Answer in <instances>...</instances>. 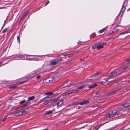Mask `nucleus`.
Returning <instances> with one entry per match:
<instances>
[{
	"label": "nucleus",
	"mask_w": 130,
	"mask_h": 130,
	"mask_svg": "<svg viewBox=\"0 0 130 130\" xmlns=\"http://www.w3.org/2000/svg\"><path fill=\"white\" fill-rule=\"evenodd\" d=\"M53 93L52 92H48L45 93L44 95L48 96L51 95L53 94Z\"/></svg>",
	"instance_id": "obj_21"
},
{
	"label": "nucleus",
	"mask_w": 130,
	"mask_h": 130,
	"mask_svg": "<svg viewBox=\"0 0 130 130\" xmlns=\"http://www.w3.org/2000/svg\"><path fill=\"white\" fill-rule=\"evenodd\" d=\"M119 26H116L113 29L112 31L111 32V33H114L116 32L118 30H119V29H117L118 27ZM120 27V26H119Z\"/></svg>",
	"instance_id": "obj_16"
},
{
	"label": "nucleus",
	"mask_w": 130,
	"mask_h": 130,
	"mask_svg": "<svg viewBox=\"0 0 130 130\" xmlns=\"http://www.w3.org/2000/svg\"><path fill=\"white\" fill-rule=\"evenodd\" d=\"M89 103V102L88 100L83 101L82 102H81L79 103V105H83L85 104L88 103Z\"/></svg>",
	"instance_id": "obj_13"
},
{
	"label": "nucleus",
	"mask_w": 130,
	"mask_h": 130,
	"mask_svg": "<svg viewBox=\"0 0 130 130\" xmlns=\"http://www.w3.org/2000/svg\"><path fill=\"white\" fill-rule=\"evenodd\" d=\"M122 108L121 107H119L118 108V111H121L122 110Z\"/></svg>",
	"instance_id": "obj_40"
},
{
	"label": "nucleus",
	"mask_w": 130,
	"mask_h": 130,
	"mask_svg": "<svg viewBox=\"0 0 130 130\" xmlns=\"http://www.w3.org/2000/svg\"><path fill=\"white\" fill-rule=\"evenodd\" d=\"M99 106V105L96 104V105H93V106H91V107H92L93 108H94L96 107Z\"/></svg>",
	"instance_id": "obj_30"
},
{
	"label": "nucleus",
	"mask_w": 130,
	"mask_h": 130,
	"mask_svg": "<svg viewBox=\"0 0 130 130\" xmlns=\"http://www.w3.org/2000/svg\"><path fill=\"white\" fill-rule=\"evenodd\" d=\"M129 129H130V128H129Z\"/></svg>",
	"instance_id": "obj_60"
},
{
	"label": "nucleus",
	"mask_w": 130,
	"mask_h": 130,
	"mask_svg": "<svg viewBox=\"0 0 130 130\" xmlns=\"http://www.w3.org/2000/svg\"><path fill=\"white\" fill-rule=\"evenodd\" d=\"M128 63L126 64L123 67H121L119 69L116 70L110 74L107 75L109 78L114 77L124 72L123 70L126 69L129 66Z\"/></svg>",
	"instance_id": "obj_1"
},
{
	"label": "nucleus",
	"mask_w": 130,
	"mask_h": 130,
	"mask_svg": "<svg viewBox=\"0 0 130 130\" xmlns=\"http://www.w3.org/2000/svg\"><path fill=\"white\" fill-rule=\"evenodd\" d=\"M106 123H105L102 124H100V125H98V127H99L100 128V127L101 126H102V125H104V124H105L106 123Z\"/></svg>",
	"instance_id": "obj_37"
},
{
	"label": "nucleus",
	"mask_w": 130,
	"mask_h": 130,
	"mask_svg": "<svg viewBox=\"0 0 130 130\" xmlns=\"http://www.w3.org/2000/svg\"><path fill=\"white\" fill-rule=\"evenodd\" d=\"M81 108V107L80 106H78V107L77 108V109H80Z\"/></svg>",
	"instance_id": "obj_56"
},
{
	"label": "nucleus",
	"mask_w": 130,
	"mask_h": 130,
	"mask_svg": "<svg viewBox=\"0 0 130 130\" xmlns=\"http://www.w3.org/2000/svg\"><path fill=\"white\" fill-rule=\"evenodd\" d=\"M17 41H18V43H19L20 42V35H18L17 37Z\"/></svg>",
	"instance_id": "obj_25"
},
{
	"label": "nucleus",
	"mask_w": 130,
	"mask_h": 130,
	"mask_svg": "<svg viewBox=\"0 0 130 130\" xmlns=\"http://www.w3.org/2000/svg\"><path fill=\"white\" fill-rule=\"evenodd\" d=\"M62 61V58L59 57L50 60L49 64L51 66L55 65L57 64L59 62Z\"/></svg>",
	"instance_id": "obj_5"
},
{
	"label": "nucleus",
	"mask_w": 130,
	"mask_h": 130,
	"mask_svg": "<svg viewBox=\"0 0 130 130\" xmlns=\"http://www.w3.org/2000/svg\"><path fill=\"white\" fill-rule=\"evenodd\" d=\"M81 43V42L80 41H79L77 42L78 44H80Z\"/></svg>",
	"instance_id": "obj_52"
},
{
	"label": "nucleus",
	"mask_w": 130,
	"mask_h": 130,
	"mask_svg": "<svg viewBox=\"0 0 130 130\" xmlns=\"http://www.w3.org/2000/svg\"><path fill=\"white\" fill-rule=\"evenodd\" d=\"M71 83H70V82H66L63 85L61 86L60 87V88H62L64 87H67L68 86H69V85L71 84Z\"/></svg>",
	"instance_id": "obj_11"
},
{
	"label": "nucleus",
	"mask_w": 130,
	"mask_h": 130,
	"mask_svg": "<svg viewBox=\"0 0 130 130\" xmlns=\"http://www.w3.org/2000/svg\"><path fill=\"white\" fill-rule=\"evenodd\" d=\"M106 123H105L102 124H100V125H98V127H99L100 128V127L101 126H102V125H104V124H105L106 123Z\"/></svg>",
	"instance_id": "obj_36"
},
{
	"label": "nucleus",
	"mask_w": 130,
	"mask_h": 130,
	"mask_svg": "<svg viewBox=\"0 0 130 130\" xmlns=\"http://www.w3.org/2000/svg\"><path fill=\"white\" fill-rule=\"evenodd\" d=\"M27 106L26 104H24L23 106H22L21 107V108H23V107H26Z\"/></svg>",
	"instance_id": "obj_50"
},
{
	"label": "nucleus",
	"mask_w": 130,
	"mask_h": 130,
	"mask_svg": "<svg viewBox=\"0 0 130 130\" xmlns=\"http://www.w3.org/2000/svg\"><path fill=\"white\" fill-rule=\"evenodd\" d=\"M74 106H75H75L77 105H79V103H74Z\"/></svg>",
	"instance_id": "obj_48"
},
{
	"label": "nucleus",
	"mask_w": 130,
	"mask_h": 130,
	"mask_svg": "<svg viewBox=\"0 0 130 130\" xmlns=\"http://www.w3.org/2000/svg\"><path fill=\"white\" fill-rule=\"evenodd\" d=\"M100 74V73L99 72H97L96 73H95L93 74L92 76V77H95L96 76H98Z\"/></svg>",
	"instance_id": "obj_26"
},
{
	"label": "nucleus",
	"mask_w": 130,
	"mask_h": 130,
	"mask_svg": "<svg viewBox=\"0 0 130 130\" xmlns=\"http://www.w3.org/2000/svg\"><path fill=\"white\" fill-rule=\"evenodd\" d=\"M13 60V59H11L10 60L4 63V64H3V65L4 66V65H5L6 64L8 63L9 62H10V61L11 60Z\"/></svg>",
	"instance_id": "obj_31"
},
{
	"label": "nucleus",
	"mask_w": 130,
	"mask_h": 130,
	"mask_svg": "<svg viewBox=\"0 0 130 130\" xmlns=\"http://www.w3.org/2000/svg\"><path fill=\"white\" fill-rule=\"evenodd\" d=\"M48 102L49 100L48 101H47V100L45 101L43 103V104L44 105H46V104H47L48 103H49V102Z\"/></svg>",
	"instance_id": "obj_27"
},
{
	"label": "nucleus",
	"mask_w": 130,
	"mask_h": 130,
	"mask_svg": "<svg viewBox=\"0 0 130 130\" xmlns=\"http://www.w3.org/2000/svg\"><path fill=\"white\" fill-rule=\"evenodd\" d=\"M58 100V98H55L54 99H52L49 100V103L52 104L54 103L57 101Z\"/></svg>",
	"instance_id": "obj_12"
},
{
	"label": "nucleus",
	"mask_w": 130,
	"mask_h": 130,
	"mask_svg": "<svg viewBox=\"0 0 130 130\" xmlns=\"http://www.w3.org/2000/svg\"><path fill=\"white\" fill-rule=\"evenodd\" d=\"M126 61L127 62H129L130 61V58L126 59Z\"/></svg>",
	"instance_id": "obj_51"
},
{
	"label": "nucleus",
	"mask_w": 130,
	"mask_h": 130,
	"mask_svg": "<svg viewBox=\"0 0 130 130\" xmlns=\"http://www.w3.org/2000/svg\"><path fill=\"white\" fill-rule=\"evenodd\" d=\"M7 30V29L6 28H5L3 31L2 33H4L6 32Z\"/></svg>",
	"instance_id": "obj_32"
},
{
	"label": "nucleus",
	"mask_w": 130,
	"mask_h": 130,
	"mask_svg": "<svg viewBox=\"0 0 130 130\" xmlns=\"http://www.w3.org/2000/svg\"><path fill=\"white\" fill-rule=\"evenodd\" d=\"M28 80H25V81H22V82H20L18 83H17L16 84L17 85H19V84H23L25 83L26 82H27V81Z\"/></svg>",
	"instance_id": "obj_24"
},
{
	"label": "nucleus",
	"mask_w": 130,
	"mask_h": 130,
	"mask_svg": "<svg viewBox=\"0 0 130 130\" xmlns=\"http://www.w3.org/2000/svg\"><path fill=\"white\" fill-rule=\"evenodd\" d=\"M106 76L107 77V78L103 79L99 82V83L100 84H103L104 85H106L109 83L108 81V80L110 78H108V77L107 76V75Z\"/></svg>",
	"instance_id": "obj_6"
},
{
	"label": "nucleus",
	"mask_w": 130,
	"mask_h": 130,
	"mask_svg": "<svg viewBox=\"0 0 130 130\" xmlns=\"http://www.w3.org/2000/svg\"><path fill=\"white\" fill-rule=\"evenodd\" d=\"M55 109H54L52 110H50L46 111L44 113V114L45 115H49L53 113V111Z\"/></svg>",
	"instance_id": "obj_14"
},
{
	"label": "nucleus",
	"mask_w": 130,
	"mask_h": 130,
	"mask_svg": "<svg viewBox=\"0 0 130 130\" xmlns=\"http://www.w3.org/2000/svg\"><path fill=\"white\" fill-rule=\"evenodd\" d=\"M106 30V28H104L100 30L99 31L100 33H102Z\"/></svg>",
	"instance_id": "obj_23"
},
{
	"label": "nucleus",
	"mask_w": 130,
	"mask_h": 130,
	"mask_svg": "<svg viewBox=\"0 0 130 130\" xmlns=\"http://www.w3.org/2000/svg\"><path fill=\"white\" fill-rule=\"evenodd\" d=\"M99 128V127H97L96 128L95 130H98Z\"/></svg>",
	"instance_id": "obj_54"
},
{
	"label": "nucleus",
	"mask_w": 130,
	"mask_h": 130,
	"mask_svg": "<svg viewBox=\"0 0 130 130\" xmlns=\"http://www.w3.org/2000/svg\"><path fill=\"white\" fill-rule=\"evenodd\" d=\"M19 58H23L24 57V56L23 55H20L19 56H18Z\"/></svg>",
	"instance_id": "obj_42"
},
{
	"label": "nucleus",
	"mask_w": 130,
	"mask_h": 130,
	"mask_svg": "<svg viewBox=\"0 0 130 130\" xmlns=\"http://www.w3.org/2000/svg\"><path fill=\"white\" fill-rule=\"evenodd\" d=\"M90 38H91V35H90Z\"/></svg>",
	"instance_id": "obj_59"
},
{
	"label": "nucleus",
	"mask_w": 130,
	"mask_h": 130,
	"mask_svg": "<svg viewBox=\"0 0 130 130\" xmlns=\"http://www.w3.org/2000/svg\"><path fill=\"white\" fill-rule=\"evenodd\" d=\"M25 101V100H24L22 101H21L19 102V104L20 105H21L23 104L24 103Z\"/></svg>",
	"instance_id": "obj_28"
},
{
	"label": "nucleus",
	"mask_w": 130,
	"mask_h": 130,
	"mask_svg": "<svg viewBox=\"0 0 130 130\" xmlns=\"http://www.w3.org/2000/svg\"><path fill=\"white\" fill-rule=\"evenodd\" d=\"M35 98V96H32L31 97H29L28 98V100L30 101L33 100Z\"/></svg>",
	"instance_id": "obj_20"
},
{
	"label": "nucleus",
	"mask_w": 130,
	"mask_h": 130,
	"mask_svg": "<svg viewBox=\"0 0 130 130\" xmlns=\"http://www.w3.org/2000/svg\"><path fill=\"white\" fill-rule=\"evenodd\" d=\"M24 19L23 18H22L20 20V21L19 22V23H20Z\"/></svg>",
	"instance_id": "obj_44"
},
{
	"label": "nucleus",
	"mask_w": 130,
	"mask_h": 130,
	"mask_svg": "<svg viewBox=\"0 0 130 130\" xmlns=\"http://www.w3.org/2000/svg\"><path fill=\"white\" fill-rule=\"evenodd\" d=\"M114 114L113 113V111H112L110 113H109L106 114V116L107 118H111L114 116Z\"/></svg>",
	"instance_id": "obj_10"
},
{
	"label": "nucleus",
	"mask_w": 130,
	"mask_h": 130,
	"mask_svg": "<svg viewBox=\"0 0 130 130\" xmlns=\"http://www.w3.org/2000/svg\"><path fill=\"white\" fill-rule=\"evenodd\" d=\"M117 26H120V27L119 26H118V27L117 29H119V30H120L122 27L121 25H117Z\"/></svg>",
	"instance_id": "obj_45"
},
{
	"label": "nucleus",
	"mask_w": 130,
	"mask_h": 130,
	"mask_svg": "<svg viewBox=\"0 0 130 130\" xmlns=\"http://www.w3.org/2000/svg\"><path fill=\"white\" fill-rule=\"evenodd\" d=\"M49 98V96H47L45 97H44V98H43L42 99H41V101H42L44 100V99H47L48 98Z\"/></svg>",
	"instance_id": "obj_34"
},
{
	"label": "nucleus",
	"mask_w": 130,
	"mask_h": 130,
	"mask_svg": "<svg viewBox=\"0 0 130 130\" xmlns=\"http://www.w3.org/2000/svg\"><path fill=\"white\" fill-rule=\"evenodd\" d=\"M37 73V72L36 71H34L32 72V74L33 75H36Z\"/></svg>",
	"instance_id": "obj_35"
},
{
	"label": "nucleus",
	"mask_w": 130,
	"mask_h": 130,
	"mask_svg": "<svg viewBox=\"0 0 130 130\" xmlns=\"http://www.w3.org/2000/svg\"><path fill=\"white\" fill-rule=\"evenodd\" d=\"M49 1H48L45 4V6H46L49 3Z\"/></svg>",
	"instance_id": "obj_47"
},
{
	"label": "nucleus",
	"mask_w": 130,
	"mask_h": 130,
	"mask_svg": "<svg viewBox=\"0 0 130 130\" xmlns=\"http://www.w3.org/2000/svg\"><path fill=\"white\" fill-rule=\"evenodd\" d=\"M31 102H27V103H26V105H27V106H28L29 105H30L31 104Z\"/></svg>",
	"instance_id": "obj_33"
},
{
	"label": "nucleus",
	"mask_w": 130,
	"mask_h": 130,
	"mask_svg": "<svg viewBox=\"0 0 130 130\" xmlns=\"http://www.w3.org/2000/svg\"><path fill=\"white\" fill-rule=\"evenodd\" d=\"M91 82V79H87L85 82V83H86L85 84H83L81 86H79L77 88H74L73 89H70V90L69 91L66 93V95L67 96L68 94L77 93L79 92L78 90L82 89L86 87L88 84Z\"/></svg>",
	"instance_id": "obj_2"
},
{
	"label": "nucleus",
	"mask_w": 130,
	"mask_h": 130,
	"mask_svg": "<svg viewBox=\"0 0 130 130\" xmlns=\"http://www.w3.org/2000/svg\"><path fill=\"white\" fill-rule=\"evenodd\" d=\"M7 119V118L6 117H4L2 120V121L3 122H4Z\"/></svg>",
	"instance_id": "obj_46"
},
{
	"label": "nucleus",
	"mask_w": 130,
	"mask_h": 130,
	"mask_svg": "<svg viewBox=\"0 0 130 130\" xmlns=\"http://www.w3.org/2000/svg\"><path fill=\"white\" fill-rule=\"evenodd\" d=\"M69 107V109L73 108L75 107L74 104L73 103L67 106V107Z\"/></svg>",
	"instance_id": "obj_15"
},
{
	"label": "nucleus",
	"mask_w": 130,
	"mask_h": 130,
	"mask_svg": "<svg viewBox=\"0 0 130 130\" xmlns=\"http://www.w3.org/2000/svg\"><path fill=\"white\" fill-rule=\"evenodd\" d=\"M17 84H15V85H12L11 86H10V87H9V88L10 89H14V88H16L17 86Z\"/></svg>",
	"instance_id": "obj_22"
},
{
	"label": "nucleus",
	"mask_w": 130,
	"mask_h": 130,
	"mask_svg": "<svg viewBox=\"0 0 130 130\" xmlns=\"http://www.w3.org/2000/svg\"><path fill=\"white\" fill-rule=\"evenodd\" d=\"M121 90V89H119L117 90H115L113 91L112 92H110L109 94H108V95H113L118 93V92L120 93V91Z\"/></svg>",
	"instance_id": "obj_7"
},
{
	"label": "nucleus",
	"mask_w": 130,
	"mask_h": 130,
	"mask_svg": "<svg viewBox=\"0 0 130 130\" xmlns=\"http://www.w3.org/2000/svg\"><path fill=\"white\" fill-rule=\"evenodd\" d=\"M73 55V54H68L66 55V57H70L71 56H72Z\"/></svg>",
	"instance_id": "obj_29"
},
{
	"label": "nucleus",
	"mask_w": 130,
	"mask_h": 130,
	"mask_svg": "<svg viewBox=\"0 0 130 130\" xmlns=\"http://www.w3.org/2000/svg\"><path fill=\"white\" fill-rule=\"evenodd\" d=\"M130 10V8H129L127 10V11H128Z\"/></svg>",
	"instance_id": "obj_57"
},
{
	"label": "nucleus",
	"mask_w": 130,
	"mask_h": 130,
	"mask_svg": "<svg viewBox=\"0 0 130 130\" xmlns=\"http://www.w3.org/2000/svg\"><path fill=\"white\" fill-rule=\"evenodd\" d=\"M128 33V32H123L121 33L120 34H119V35H120L124 34H125L126 33Z\"/></svg>",
	"instance_id": "obj_39"
},
{
	"label": "nucleus",
	"mask_w": 130,
	"mask_h": 130,
	"mask_svg": "<svg viewBox=\"0 0 130 130\" xmlns=\"http://www.w3.org/2000/svg\"><path fill=\"white\" fill-rule=\"evenodd\" d=\"M26 113V111H25L23 110L21 111H18L14 114V116H17L23 114H25Z\"/></svg>",
	"instance_id": "obj_8"
},
{
	"label": "nucleus",
	"mask_w": 130,
	"mask_h": 130,
	"mask_svg": "<svg viewBox=\"0 0 130 130\" xmlns=\"http://www.w3.org/2000/svg\"><path fill=\"white\" fill-rule=\"evenodd\" d=\"M7 18H8V17H7L6 20L4 21V24H5L6 21V20H7Z\"/></svg>",
	"instance_id": "obj_53"
},
{
	"label": "nucleus",
	"mask_w": 130,
	"mask_h": 130,
	"mask_svg": "<svg viewBox=\"0 0 130 130\" xmlns=\"http://www.w3.org/2000/svg\"><path fill=\"white\" fill-rule=\"evenodd\" d=\"M37 127H34V128H36ZM34 128V127H33V128H31V129H32V128Z\"/></svg>",
	"instance_id": "obj_58"
},
{
	"label": "nucleus",
	"mask_w": 130,
	"mask_h": 130,
	"mask_svg": "<svg viewBox=\"0 0 130 130\" xmlns=\"http://www.w3.org/2000/svg\"><path fill=\"white\" fill-rule=\"evenodd\" d=\"M4 66L3 64V61H1L0 62V67H1L2 66Z\"/></svg>",
	"instance_id": "obj_38"
},
{
	"label": "nucleus",
	"mask_w": 130,
	"mask_h": 130,
	"mask_svg": "<svg viewBox=\"0 0 130 130\" xmlns=\"http://www.w3.org/2000/svg\"><path fill=\"white\" fill-rule=\"evenodd\" d=\"M5 25V24H3V25L2 28L4 27V26Z\"/></svg>",
	"instance_id": "obj_55"
},
{
	"label": "nucleus",
	"mask_w": 130,
	"mask_h": 130,
	"mask_svg": "<svg viewBox=\"0 0 130 130\" xmlns=\"http://www.w3.org/2000/svg\"><path fill=\"white\" fill-rule=\"evenodd\" d=\"M107 44V43L105 42H102L101 43L98 42L93 45L92 47V48L93 49H96L97 50H100L103 48L104 47V46L106 45Z\"/></svg>",
	"instance_id": "obj_4"
},
{
	"label": "nucleus",
	"mask_w": 130,
	"mask_h": 130,
	"mask_svg": "<svg viewBox=\"0 0 130 130\" xmlns=\"http://www.w3.org/2000/svg\"><path fill=\"white\" fill-rule=\"evenodd\" d=\"M64 103V101L63 99H61L55 105H57V107H58L59 106H61Z\"/></svg>",
	"instance_id": "obj_9"
},
{
	"label": "nucleus",
	"mask_w": 130,
	"mask_h": 130,
	"mask_svg": "<svg viewBox=\"0 0 130 130\" xmlns=\"http://www.w3.org/2000/svg\"><path fill=\"white\" fill-rule=\"evenodd\" d=\"M92 35L93 36V37H94L96 36V34L95 32L93 33L92 34Z\"/></svg>",
	"instance_id": "obj_49"
},
{
	"label": "nucleus",
	"mask_w": 130,
	"mask_h": 130,
	"mask_svg": "<svg viewBox=\"0 0 130 130\" xmlns=\"http://www.w3.org/2000/svg\"><path fill=\"white\" fill-rule=\"evenodd\" d=\"M100 91H97L95 93V94L96 95L98 94H100Z\"/></svg>",
	"instance_id": "obj_43"
},
{
	"label": "nucleus",
	"mask_w": 130,
	"mask_h": 130,
	"mask_svg": "<svg viewBox=\"0 0 130 130\" xmlns=\"http://www.w3.org/2000/svg\"><path fill=\"white\" fill-rule=\"evenodd\" d=\"M1 124V123L0 122V124Z\"/></svg>",
	"instance_id": "obj_61"
},
{
	"label": "nucleus",
	"mask_w": 130,
	"mask_h": 130,
	"mask_svg": "<svg viewBox=\"0 0 130 130\" xmlns=\"http://www.w3.org/2000/svg\"><path fill=\"white\" fill-rule=\"evenodd\" d=\"M97 86V85L95 84L93 85H88V88L89 89H91V88H93L94 87H96Z\"/></svg>",
	"instance_id": "obj_19"
},
{
	"label": "nucleus",
	"mask_w": 130,
	"mask_h": 130,
	"mask_svg": "<svg viewBox=\"0 0 130 130\" xmlns=\"http://www.w3.org/2000/svg\"><path fill=\"white\" fill-rule=\"evenodd\" d=\"M114 116L116 115H122L120 112L119 111H117L116 112L114 113Z\"/></svg>",
	"instance_id": "obj_18"
},
{
	"label": "nucleus",
	"mask_w": 130,
	"mask_h": 130,
	"mask_svg": "<svg viewBox=\"0 0 130 130\" xmlns=\"http://www.w3.org/2000/svg\"><path fill=\"white\" fill-rule=\"evenodd\" d=\"M41 75H38L36 77V78L37 79H39L41 77Z\"/></svg>",
	"instance_id": "obj_41"
},
{
	"label": "nucleus",
	"mask_w": 130,
	"mask_h": 130,
	"mask_svg": "<svg viewBox=\"0 0 130 130\" xmlns=\"http://www.w3.org/2000/svg\"><path fill=\"white\" fill-rule=\"evenodd\" d=\"M128 3V1L127 0H125L123 3V5L121 9V11L117 16L116 20H118L117 22L118 23H120L121 22V20L123 15L124 11L126 9V7Z\"/></svg>",
	"instance_id": "obj_3"
},
{
	"label": "nucleus",
	"mask_w": 130,
	"mask_h": 130,
	"mask_svg": "<svg viewBox=\"0 0 130 130\" xmlns=\"http://www.w3.org/2000/svg\"><path fill=\"white\" fill-rule=\"evenodd\" d=\"M125 108H127L130 106V103H125L122 105Z\"/></svg>",
	"instance_id": "obj_17"
}]
</instances>
